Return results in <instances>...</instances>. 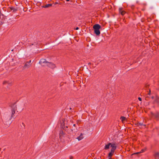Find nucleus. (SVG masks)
<instances>
[{
  "mask_svg": "<svg viewBox=\"0 0 159 159\" xmlns=\"http://www.w3.org/2000/svg\"><path fill=\"white\" fill-rule=\"evenodd\" d=\"M101 27V26L98 24H95L93 26V28L94 29V33L97 35H99L100 34L99 29Z\"/></svg>",
  "mask_w": 159,
  "mask_h": 159,
  "instance_id": "obj_1",
  "label": "nucleus"
},
{
  "mask_svg": "<svg viewBox=\"0 0 159 159\" xmlns=\"http://www.w3.org/2000/svg\"><path fill=\"white\" fill-rule=\"evenodd\" d=\"M17 110V107L16 105H14L11 107V118L14 117L15 116L14 114L15 113L16 111Z\"/></svg>",
  "mask_w": 159,
  "mask_h": 159,
  "instance_id": "obj_2",
  "label": "nucleus"
},
{
  "mask_svg": "<svg viewBox=\"0 0 159 159\" xmlns=\"http://www.w3.org/2000/svg\"><path fill=\"white\" fill-rule=\"evenodd\" d=\"M48 62L45 59H41L39 61V63L43 66H47Z\"/></svg>",
  "mask_w": 159,
  "mask_h": 159,
  "instance_id": "obj_3",
  "label": "nucleus"
},
{
  "mask_svg": "<svg viewBox=\"0 0 159 159\" xmlns=\"http://www.w3.org/2000/svg\"><path fill=\"white\" fill-rule=\"evenodd\" d=\"M111 152L114 153L115 150L116 148V146L115 143H112L111 145Z\"/></svg>",
  "mask_w": 159,
  "mask_h": 159,
  "instance_id": "obj_4",
  "label": "nucleus"
},
{
  "mask_svg": "<svg viewBox=\"0 0 159 159\" xmlns=\"http://www.w3.org/2000/svg\"><path fill=\"white\" fill-rule=\"evenodd\" d=\"M47 66L52 68H53L55 67V64H53L52 63L49 62H48V63Z\"/></svg>",
  "mask_w": 159,
  "mask_h": 159,
  "instance_id": "obj_5",
  "label": "nucleus"
},
{
  "mask_svg": "<svg viewBox=\"0 0 159 159\" xmlns=\"http://www.w3.org/2000/svg\"><path fill=\"white\" fill-rule=\"evenodd\" d=\"M122 9V8H119V10L120 13L123 16L125 14V12Z\"/></svg>",
  "mask_w": 159,
  "mask_h": 159,
  "instance_id": "obj_6",
  "label": "nucleus"
},
{
  "mask_svg": "<svg viewBox=\"0 0 159 159\" xmlns=\"http://www.w3.org/2000/svg\"><path fill=\"white\" fill-rule=\"evenodd\" d=\"M112 143H109L107 144H106L104 148V149L105 150H107L109 148L110 146H111Z\"/></svg>",
  "mask_w": 159,
  "mask_h": 159,
  "instance_id": "obj_7",
  "label": "nucleus"
},
{
  "mask_svg": "<svg viewBox=\"0 0 159 159\" xmlns=\"http://www.w3.org/2000/svg\"><path fill=\"white\" fill-rule=\"evenodd\" d=\"M83 134H82V133H81L80 134V136H79V137H78L77 138V139L79 140H80L83 139L84 137H83Z\"/></svg>",
  "mask_w": 159,
  "mask_h": 159,
  "instance_id": "obj_8",
  "label": "nucleus"
},
{
  "mask_svg": "<svg viewBox=\"0 0 159 159\" xmlns=\"http://www.w3.org/2000/svg\"><path fill=\"white\" fill-rule=\"evenodd\" d=\"M154 116L155 117V118L157 120H158L159 119V113L158 112H157L154 114Z\"/></svg>",
  "mask_w": 159,
  "mask_h": 159,
  "instance_id": "obj_9",
  "label": "nucleus"
},
{
  "mask_svg": "<svg viewBox=\"0 0 159 159\" xmlns=\"http://www.w3.org/2000/svg\"><path fill=\"white\" fill-rule=\"evenodd\" d=\"M52 4H46L43 6V7L45 8H48L49 7H52Z\"/></svg>",
  "mask_w": 159,
  "mask_h": 159,
  "instance_id": "obj_10",
  "label": "nucleus"
},
{
  "mask_svg": "<svg viewBox=\"0 0 159 159\" xmlns=\"http://www.w3.org/2000/svg\"><path fill=\"white\" fill-rule=\"evenodd\" d=\"M30 66L31 64H29V62H27L25 63L24 66V67L29 68V67Z\"/></svg>",
  "mask_w": 159,
  "mask_h": 159,
  "instance_id": "obj_11",
  "label": "nucleus"
},
{
  "mask_svg": "<svg viewBox=\"0 0 159 159\" xmlns=\"http://www.w3.org/2000/svg\"><path fill=\"white\" fill-rule=\"evenodd\" d=\"M154 156L156 159H157L159 158V152H157L155 153L154 154Z\"/></svg>",
  "mask_w": 159,
  "mask_h": 159,
  "instance_id": "obj_12",
  "label": "nucleus"
},
{
  "mask_svg": "<svg viewBox=\"0 0 159 159\" xmlns=\"http://www.w3.org/2000/svg\"><path fill=\"white\" fill-rule=\"evenodd\" d=\"M10 8V9H11V10H13V11H14V12H16L17 11V9L14 8L13 7H11Z\"/></svg>",
  "mask_w": 159,
  "mask_h": 159,
  "instance_id": "obj_13",
  "label": "nucleus"
},
{
  "mask_svg": "<svg viewBox=\"0 0 159 159\" xmlns=\"http://www.w3.org/2000/svg\"><path fill=\"white\" fill-rule=\"evenodd\" d=\"M120 119L123 122L125 120L126 118L124 116H121L120 118Z\"/></svg>",
  "mask_w": 159,
  "mask_h": 159,
  "instance_id": "obj_14",
  "label": "nucleus"
},
{
  "mask_svg": "<svg viewBox=\"0 0 159 159\" xmlns=\"http://www.w3.org/2000/svg\"><path fill=\"white\" fill-rule=\"evenodd\" d=\"M114 154V152H111L108 154V157H111Z\"/></svg>",
  "mask_w": 159,
  "mask_h": 159,
  "instance_id": "obj_15",
  "label": "nucleus"
},
{
  "mask_svg": "<svg viewBox=\"0 0 159 159\" xmlns=\"http://www.w3.org/2000/svg\"><path fill=\"white\" fill-rule=\"evenodd\" d=\"M145 150H146V149H142V150H141V151L140 152H137V153H139L143 152H144Z\"/></svg>",
  "mask_w": 159,
  "mask_h": 159,
  "instance_id": "obj_16",
  "label": "nucleus"
},
{
  "mask_svg": "<svg viewBox=\"0 0 159 159\" xmlns=\"http://www.w3.org/2000/svg\"><path fill=\"white\" fill-rule=\"evenodd\" d=\"M138 126H142V125H143L144 126H145V125H143V124L142 123H138Z\"/></svg>",
  "mask_w": 159,
  "mask_h": 159,
  "instance_id": "obj_17",
  "label": "nucleus"
},
{
  "mask_svg": "<svg viewBox=\"0 0 159 159\" xmlns=\"http://www.w3.org/2000/svg\"><path fill=\"white\" fill-rule=\"evenodd\" d=\"M8 82L7 81H4L3 82V84H8Z\"/></svg>",
  "mask_w": 159,
  "mask_h": 159,
  "instance_id": "obj_18",
  "label": "nucleus"
},
{
  "mask_svg": "<svg viewBox=\"0 0 159 159\" xmlns=\"http://www.w3.org/2000/svg\"><path fill=\"white\" fill-rule=\"evenodd\" d=\"M138 99L140 101H142V99H141V98L139 97L138 98Z\"/></svg>",
  "mask_w": 159,
  "mask_h": 159,
  "instance_id": "obj_19",
  "label": "nucleus"
},
{
  "mask_svg": "<svg viewBox=\"0 0 159 159\" xmlns=\"http://www.w3.org/2000/svg\"><path fill=\"white\" fill-rule=\"evenodd\" d=\"M79 29V28L78 27H76L75 29V30H78Z\"/></svg>",
  "mask_w": 159,
  "mask_h": 159,
  "instance_id": "obj_20",
  "label": "nucleus"
},
{
  "mask_svg": "<svg viewBox=\"0 0 159 159\" xmlns=\"http://www.w3.org/2000/svg\"><path fill=\"white\" fill-rule=\"evenodd\" d=\"M29 62V64H30V63H31V60H30L29 61H28L27 62Z\"/></svg>",
  "mask_w": 159,
  "mask_h": 159,
  "instance_id": "obj_21",
  "label": "nucleus"
},
{
  "mask_svg": "<svg viewBox=\"0 0 159 159\" xmlns=\"http://www.w3.org/2000/svg\"><path fill=\"white\" fill-rule=\"evenodd\" d=\"M58 3L57 2H55V4H57Z\"/></svg>",
  "mask_w": 159,
  "mask_h": 159,
  "instance_id": "obj_22",
  "label": "nucleus"
},
{
  "mask_svg": "<svg viewBox=\"0 0 159 159\" xmlns=\"http://www.w3.org/2000/svg\"><path fill=\"white\" fill-rule=\"evenodd\" d=\"M66 1L67 2H68V1H70V0H66Z\"/></svg>",
  "mask_w": 159,
  "mask_h": 159,
  "instance_id": "obj_23",
  "label": "nucleus"
},
{
  "mask_svg": "<svg viewBox=\"0 0 159 159\" xmlns=\"http://www.w3.org/2000/svg\"><path fill=\"white\" fill-rule=\"evenodd\" d=\"M150 91H149V93H148L149 95H150Z\"/></svg>",
  "mask_w": 159,
  "mask_h": 159,
  "instance_id": "obj_24",
  "label": "nucleus"
},
{
  "mask_svg": "<svg viewBox=\"0 0 159 159\" xmlns=\"http://www.w3.org/2000/svg\"><path fill=\"white\" fill-rule=\"evenodd\" d=\"M73 126H75V124H74V125H73Z\"/></svg>",
  "mask_w": 159,
  "mask_h": 159,
  "instance_id": "obj_25",
  "label": "nucleus"
},
{
  "mask_svg": "<svg viewBox=\"0 0 159 159\" xmlns=\"http://www.w3.org/2000/svg\"><path fill=\"white\" fill-rule=\"evenodd\" d=\"M109 159H111V157H110Z\"/></svg>",
  "mask_w": 159,
  "mask_h": 159,
  "instance_id": "obj_26",
  "label": "nucleus"
},
{
  "mask_svg": "<svg viewBox=\"0 0 159 159\" xmlns=\"http://www.w3.org/2000/svg\"><path fill=\"white\" fill-rule=\"evenodd\" d=\"M77 121L78 122H78H79L78 121H79V120H77Z\"/></svg>",
  "mask_w": 159,
  "mask_h": 159,
  "instance_id": "obj_27",
  "label": "nucleus"
}]
</instances>
